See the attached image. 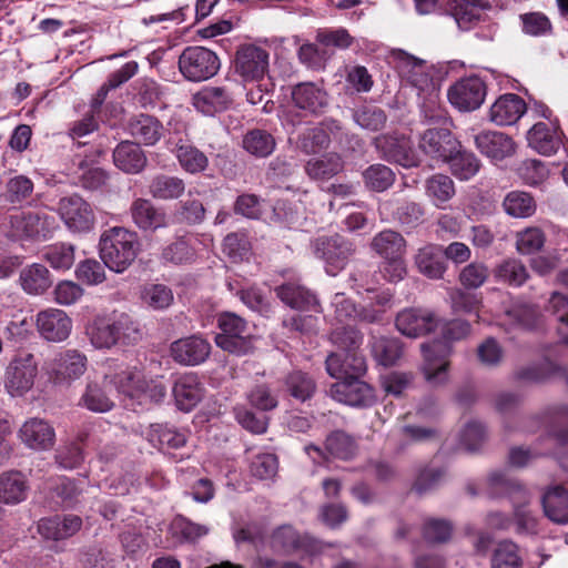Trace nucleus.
Returning <instances> with one entry per match:
<instances>
[{"mask_svg":"<svg viewBox=\"0 0 568 568\" xmlns=\"http://www.w3.org/2000/svg\"><path fill=\"white\" fill-rule=\"evenodd\" d=\"M88 335L95 348L134 345L142 338L138 323L126 313L118 312L94 318L88 327Z\"/></svg>","mask_w":568,"mask_h":568,"instance_id":"obj_1","label":"nucleus"},{"mask_svg":"<svg viewBox=\"0 0 568 568\" xmlns=\"http://www.w3.org/2000/svg\"><path fill=\"white\" fill-rule=\"evenodd\" d=\"M138 235L124 227H112L100 239V256L105 266L116 273L124 272L136 258Z\"/></svg>","mask_w":568,"mask_h":568,"instance_id":"obj_2","label":"nucleus"},{"mask_svg":"<svg viewBox=\"0 0 568 568\" xmlns=\"http://www.w3.org/2000/svg\"><path fill=\"white\" fill-rule=\"evenodd\" d=\"M489 484L500 493L507 494L514 504V521L519 535H536L538 532V519L526 507L528 503L527 490L516 480L506 477L503 473H493Z\"/></svg>","mask_w":568,"mask_h":568,"instance_id":"obj_3","label":"nucleus"},{"mask_svg":"<svg viewBox=\"0 0 568 568\" xmlns=\"http://www.w3.org/2000/svg\"><path fill=\"white\" fill-rule=\"evenodd\" d=\"M39 373V363L32 352L18 349L4 373V387L11 396H23L32 389Z\"/></svg>","mask_w":568,"mask_h":568,"instance_id":"obj_4","label":"nucleus"},{"mask_svg":"<svg viewBox=\"0 0 568 568\" xmlns=\"http://www.w3.org/2000/svg\"><path fill=\"white\" fill-rule=\"evenodd\" d=\"M388 60L397 70L399 77L419 92L435 90L433 78L434 67L426 60L417 58L402 49H392L388 54Z\"/></svg>","mask_w":568,"mask_h":568,"instance_id":"obj_5","label":"nucleus"},{"mask_svg":"<svg viewBox=\"0 0 568 568\" xmlns=\"http://www.w3.org/2000/svg\"><path fill=\"white\" fill-rule=\"evenodd\" d=\"M325 544L315 537L300 532L292 525H281L268 537V547L276 555L290 556L297 552L320 554Z\"/></svg>","mask_w":568,"mask_h":568,"instance_id":"obj_6","label":"nucleus"},{"mask_svg":"<svg viewBox=\"0 0 568 568\" xmlns=\"http://www.w3.org/2000/svg\"><path fill=\"white\" fill-rule=\"evenodd\" d=\"M221 329L215 336L216 345L231 354L245 355L253 348L247 323L235 313L224 312L217 316Z\"/></svg>","mask_w":568,"mask_h":568,"instance_id":"obj_7","label":"nucleus"},{"mask_svg":"<svg viewBox=\"0 0 568 568\" xmlns=\"http://www.w3.org/2000/svg\"><path fill=\"white\" fill-rule=\"evenodd\" d=\"M420 371L427 383L440 386L448 382L453 347L448 341H433L420 345Z\"/></svg>","mask_w":568,"mask_h":568,"instance_id":"obj_8","label":"nucleus"},{"mask_svg":"<svg viewBox=\"0 0 568 568\" xmlns=\"http://www.w3.org/2000/svg\"><path fill=\"white\" fill-rule=\"evenodd\" d=\"M181 73L190 81H204L220 69L217 55L204 47H187L179 59Z\"/></svg>","mask_w":568,"mask_h":568,"instance_id":"obj_9","label":"nucleus"},{"mask_svg":"<svg viewBox=\"0 0 568 568\" xmlns=\"http://www.w3.org/2000/svg\"><path fill=\"white\" fill-rule=\"evenodd\" d=\"M313 246L316 256L326 263V272L333 276L345 267L355 252L353 243L338 234L320 236Z\"/></svg>","mask_w":568,"mask_h":568,"instance_id":"obj_10","label":"nucleus"},{"mask_svg":"<svg viewBox=\"0 0 568 568\" xmlns=\"http://www.w3.org/2000/svg\"><path fill=\"white\" fill-rule=\"evenodd\" d=\"M447 97L459 111H474L485 101L486 84L476 75L463 78L448 89Z\"/></svg>","mask_w":568,"mask_h":568,"instance_id":"obj_11","label":"nucleus"},{"mask_svg":"<svg viewBox=\"0 0 568 568\" xmlns=\"http://www.w3.org/2000/svg\"><path fill=\"white\" fill-rule=\"evenodd\" d=\"M59 214L65 226L72 232H89L95 222L91 205L77 194L62 197L59 201Z\"/></svg>","mask_w":568,"mask_h":568,"instance_id":"obj_12","label":"nucleus"},{"mask_svg":"<svg viewBox=\"0 0 568 568\" xmlns=\"http://www.w3.org/2000/svg\"><path fill=\"white\" fill-rule=\"evenodd\" d=\"M270 54L267 50L255 44L239 48L235 55V72L244 81H258L268 71Z\"/></svg>","mask_w":568,"mask_h":568,"instance_id":"obj_13","label":"nucleus"},{"mask_svg":"<svg viewBox=\"0 0 568 568\" xmlns=\"http://www.w3.org/2000/svg\"><path fill=\"white\" fill-rule=\"evenodd\" d=\"M374 145L384 159L404 168L417 166L419 163L409 139L405 135L382 134L374 139Z\"/></svg>","mask_w":568,"mask_h":568,"instance_id":"obj_14","label":"nucleus"},{"mask_svg":"<svg viewBox=\"0 0 568 568\" xmlns=\"http://www.w3.org/2000/svg\"><path fill=\"white\" fill-rule=\"evenodd\" d=\"M88 358L77 349L59 353L50 364V376L54 384H71L87 371Z\"/></svg>","mask_w":568,"mask_h":568,"instance_id":"obj_15","label":"nucleus"},{"mask_svg":"<svg viewBox=\"0 0 568 568\" xmlns=\"http://www.w3.org/2000/svg\"><path fill=\"white\" fill-rule=\"evenodd\" d=\"M395 324L403 335L415 338L434 332L440 320L428 310L408 308L398 313Z\"/></svg>","mask_w":568,"mask_h":568,"instance_id":"obj_16","label":"nucleus"},{"mask_svg":"<svg viewBox=\"0 0 568 568\" xmlns=\"http://www.w3.org/2000/svg\"><path fill=\"white\" fill-rule=\"evenodd\" d=\"M329 388L335 400L349 406H366L373 402L372 387L359 377H342Z\"/></svg>","mask_w":568,"mask_h":568,"instance_id":"obj_17","label":"nucleus"},{"mask_svg":"<svg viewBox=\"0 0 568 568\" xmlns=\"http://www.w3.org/2000/svg\"><path fill=\"white\" fill-rule=\"evenodd\" d=\"M36 324L41 337L53 343L65 341L72 329V320L64 311L58 308L39 312Z\"/></svg>","mask_w":568,"mask_h":568,"instance_id":"obj_18","label":"nucleus"},{"mask_svg":"<svg viewBox=\"0 0 568 568\" xmlns=\"http://www.w3.org/2000/svg\"><path fill=\"white\" fill-rule=\"evenodd\" d=\"M170 352L176 363L194 366L206 361L211 353V345L202 336L191 335L173 342Z\"/></svg>","mask_w":568,"mask_h":568,"instance_id":"obj_19","label":"nucleus"},{"mask_svg":"<svg viewBox=\"0 0 568 568\" xmlns=\"http://www.w3.org/2000/svg\"><path fill=\"white\" fill-rule=\"evenodd\" d=\"M130 215L133 224L143 232H155L169 224L165 211L144 197H136L132 201Z\"/></svg>","mask_w":568,"mask_h":568,"instance_id":"obj_20","label":"nucleus"},{"mask_svg":"<svg viewBox=\"0 0 568 568\" xmlns=\"http://www.w3.org/2000/svg\"><path fill=\"white\" fill-rule=\"evenodd\" d=\"M21 442L30 449L42 452L54 446L55 432L52 425L38 417L29 418L19 429Z\"/></svg>","mask_w":568,"mask_h":568,"instance_id":"obj_21","label":"nucleus"},{"mask_svg":"<svg viewBox=\"0 0 568 568\" xmlns=\"http://www.w3.org/2000/svg\"><path fill=\"white\" fill-rule=\"evenodd\" d=\"M326 372L333 378L361 377L366 372V361L358 349L332 353L325 361Z\"/></svg>","mask_w":568,"mask_h":568,"instance_id":"obj_22","label":"nucleus"},{"mask_svg":"<svg viewBox=\"0 0 568 568\" xmlns=\"http://www.w3.org/2000/svg\"><path fill=\"white\" fill-rule=\"evenodd\" d=\"M291 97L297 109L313 115L323 113L328 104L326 91L315 82H301L294 85Z\"/></svg>","mask_w":568,"mask_h":568,"instance_id":"obj_23","label":"nucleus"},{"mask_svg":"<svg viewBox=\"0 0 568 568\" xmlns=\"http://www.w3.org/2000/svg\"><path fill=\"white\" fill-rule=\"evenodd\" d=\"M528 145L542 155L555 154L562 144V132L556 123L537 122L527 133Z\"/></svg>","mask_w":568,"mask_h":568,"instance_id":"obj_24","label":"nucleus"},{"mask_svg":"<svg viewBox=\"0 0 568 568\" xmlns=\"http://www.w3.org/2000/svg\"><path fill=\"white\" fill-rule=\"evenodd\" d=\"M418 148L426 155L445 161L456 150L457 141L448 129L434 128L420 135Z\"/></svg>","mask_w":568,"mask_h":568,"instance_id":"obj_25","label":"nucleus"},{"mask_svg":"<svg viewBox=\"0 0 568 568\" xmlns=\"http://www.w3.org/2000/svg\"><path fill=\"white\" fill-rule=\"evenodd\" d=\"M110 374H105L102 383L95 381L88 382L83 394L79 399V405L94 413H105L113 408L114 403L110 392Z\"/></svg>","mask_w":568,"mask_h":568,"instance_id":"obj_26","label":"nucleus"},{"mask_svg":"<svg viewBox=\"0 0 568 568\" xmlns=\"http://www.w3.org/2000/svg\"><path fill=\"white\" fill-rule=\"evenodd\" d=\"M173 396L179 409L190 412L203 397V387L194 373L179 376L174 382Z\"/></svg>","mask_w":568,"mask_h":568,"instance_id":"obj_27","label":"nucleus"},{"mask_svg":"<svg viewBox=\"0 0 568 568\" xmlns=\"http://www.w3.org/2000/svg\"><path fill=\"white\" fill-rule=\"evenodd\" d=\"M476 148L493 160H504L515 153V142L505 133L484 131L475 136Z\"/></svg>","mask_w":568,"mask_h":568,"instance_id":"obj_28","label":"nucleus"},{"mask_svg":"<svg viewBox=\"0 0 568 568\" xmlns=\"http://www.w3.org/2000/svg\"><path fill=\"white\" fill-rule=\"evenodd\" d=\"M525 111V101L517 94L507 93L499 97L491 105L489 119L497 125H511L523 116Z\"/></svg>","mask_w":568,"mask_h":568,"instance_id":"obj_29","label":"nucleus"},{"mask_svg":"<svg viewBox=\"0 0 568 568\" xmlns=\"http://www.w3.org/2000/svg\"><path fill=\"white\" fill-rule=\"evenodd\" d=\"M82 520L79 516H53L38 523V532L45 539L61 540L80 530Z\"/></svg>","mask_w":568,"mask_h":568,"instance_id":"obj_30","label":"nucleus"},{"mask_svg":"<svg viewBox=\"0 0 568 568\" xmlns=\"http://www.w3.org/2000/svg\"><path fill=\"white\" fill-rule=\"evenodd\" d=\"M544 513L556 524L568 523V490L561 485L546 489L541 499Z\"/></svg>","mask_w":568,"mask_h":568,"instance_id":"obj_31","label":"nucleus"},{"mask_svg":"<svg viewBox=\"0 0 568 568\" xmlns=\"http://www.w3.org/2000/svg\"><path fill=\"white\" fill-rule=\"evenodd\" d=\"M487 4L481 0H447L446 9L462 30L470 29L479 21Z\"/></svg>","mask_w":568,"mask_h":568,"instance_id":"obj_32","label":"nucleus"},{"mask_svg":"<svg viewBox=\"0 0 568 568\" xmlns=\"http://www.w3.org/2000/svg\"><path fill=\"white\" fill-rule=\"evenodd\" d=\"M283 387L286 394L301 403L310 400L317 390L315 378L301 369L287 373L283 378Z\"/></svg>","mask_w":568,"mask_h":568,"instance_id":"obj_33","label":"nucleus"},{"mask_svg":"<svg viewBox=\"0 0 568 568\" xmlns=\"http://www.w3.org/2000/svg\"><path fill=\"white\" fill-rule=\"evenodd\" d=\"M113 161L115 166L125 173L135 174L141 172L146 165V156L139 144L133 142H122L113 151Z\"/></svg>","mask_w":568,"mask_h":568,"instance_id":"obj_34","label":"nucleus"},{"mask_svg":"<svg viewBox=\"0 0 568 568\" xmlns=\"http://www.w3.org/2000/svg\"><path fill=\"white\" fill-rule=\"evenodd\" d=\"M415 264L423 275L433 280L442 278L446 271L442 246L429 244L419 248Z\"/></svg>","mask_w":568,"mask_h":568,"instance_id":"obj_35","label":"nucleus"},{"mask_svg":"<svg viewBox=\"0 0 568 568\" xmlns=\"http://www.w3.org/2000/svg\"><path fill=\"white\" fill-rule=\"evenodd\" d=\"M19 281L22 290L31 295L43 294L52 285L50 271L40 263H33L23 267L20 272Z\"/></svg>","mask_w":568,"mask_h":568,"instance_id":"obj_36","label":"nucleus"},{"mask_svg":"<svg viewBox=\"0 0 568 568\" xmlns=\"http://www.w3.org/2000/svg\"><path fill=\"white\" fill-rule=\"evenodd\" d=\"M231 103L230 94L219 87H207L193 95V105L205 115L224 111Z\"/></svg>","mask_w":568,"mask_h":568,"instance_id":"obj_37","label":"nucleus"},{"mask_svg":"<svg viewBox=\"0 0 568 568\" xmlns=\"http://www.w3.org/2000/svg\"><path fill=\"white\" fill-rule=\"evenodd\" d=\"M180 166L190 174H197L209 166L207 156L196 146L180 139L173 149Z\"/></svg>","mask_w":568,"mask_h":568,"instance_id":"obj_38","label":"nucleus"},{"mask_svg":"<svg viewBox=\"0 0 568 568\" xmlns=\"http://www.w3.org/2000/svg\"><path fill=\"white\" fill-rule=\"evenodd\" d=\"M148 191L155 200H176L183 195L185 183L179 176L158 174L151 179Z\"/></svg>","mask_w":568,"mask_h":568,"instance_id":"obj_39","label":"nucleus"},{"mask_svg":"<svg viewBox=\"0 0 568 568\" xmlns=\"http://www.w3.org/2000/svg\"><path fill=\"white\" fill-rule=\"evenodd\" d=\"M26 477L17 470L0 475V501L4 504H19L26 499L28 493Z\"/></svg>","mask_w":568,"mask_h":568,"instance_id":"obj_40","label":"nucleus"},{"mask_svg":"<svg viewBox=\"0 0 568 568\" xmlns=\"http://www.w3.org/2000/svg\"><path fill=\"white\" fill-rule=\"evenodd\" d=\"M371 247L383 260L404 256L406 252V241L398 232L384 230L373 237Z\"/></svg>","mask_w":568,"mask_h":568,"instance_id":"obj_41","label":"nucleus"},{"mask_svg":"<svg viewBox=\"0 0 568 568\" xmlns=\"http://www.w3.org/2000/svg\"><path fill=\"white\" fill-rule=\"evenodd\" d=\"M445 162L449 164L450 173L460 181H468L474 178L479 169V159L469 151L459 150L449 153Z\"/></svg>","mask_w":568,"mask_h":568,"instance_id":"obj_42","label":"nucleus"},{"mask_svg":"<svg viewBox=\"0 0 568 568\" xmlns=\"http://www.w3.org/2000/svg\"><path fill=\"white\" fill-rule=\"evenodd\" d=\"M343 168L344 162L337 153H326L308 160L305 164V172L313 180H328L338 174Z\"/></svg>","mask_w":568,"mask_h":568,"instance_id":"obj_43","label":"nucleus"},{"mask_svg":"<svg viewBox=\"0 0 568 568\" xmlns=\"http://www.w3.org/2000/svg\"><path fill=\"white\" fill-rule=\"evenodd\" d=\"M110 384L114 388L131 398H140L141 392H145L144 384L146 378L144 374L136 368L124 369L116 374H110Z\"/></svg>","mask_w":568,"mask_h":568,"instance_id":"obj_44","label":"nucleus"},{"mask_svg":"<svg viewBox=\"0 0 568 568\" xmlns=\"http://www.w3.org/2000/svg\"><path fill=\"white\" fill-rule=\"evenodd\" d=\"M505 213L515 219H527L535 214L537 204L534 196L525 191L508 192L501 204Z\"/></svg>","mask_w":568,"mask_h":568,"instance_id":"obj_45","label":"nucleus"},{"mask_svg":"<svg viewBox=\"0 0 568 568\" xmlns=\"http://www.w3.org/2000/svg\"><path fill=\"white\" fill-rule=\"evenodd\" d=\"M426 195L437 206L443 207L456 193L454 181L445 174H434L425 182Z\"/></svg>","mask_w":568,"mask_h":568,"instance_id":"obj_46","label":"nucleus"},{"mask_svg":"<svg viewBox=\"0 0 568 568\" xmlns=\"http://www.w3.org/2000/svg\"><path fill=\"white\" fill-rule=\"evenodd\" d=\"M276 296L287 306L297 310L316 304L315 296L305 287L295 283H285L275 288Z\"/></svg>","mask_w":568,"mask_h":568,"instance_id":"obj_47","label":"nucleus"},{"mask_svg":"<svg viewBox=\"0 0 568 568\" xmlns=\"http://www.w3.org/2000/svg\"><path fill=\"white\" fill-rule=\"evenodd\" d=\"M505 316L508 323L521 327V328H534L540 321V312L534 304L517 301L506 312Z\"/></svg>","mask_w":568,"mask_h":568,"instance_id":"obj_48","label":"nucleus"},{"mask_svg":"<svg viewBox=\"0 0 568 568\" xmlns=\"http://www.w3.org/2000/svg\"><path fill=\"white\" fill-rule=\"evenodd\" d=\"M356 452L355 439L343 430L332 432L325 439V453L332 457L348 460L355 456Z\"/></svg>","mask_w":568,"mask_h":568,"instance_id":"obj_49","label":"nucleus"},{"mask_svg":"<svg viewBox=\"0 0 568 568\" xmlns=\"http://www.w3.org/2000/svg\"><path fill=\"white\" fill-rule=\"evenodd\" d=\"M131 134L146 145L155 144L162 134V124L153 116L141 114L130 123Z\"/></svg>","mask_w":568,"mask_h":568,"instance_id":"obj_50","label":"nucleus"},{"mask_svg":"<svg viewBox=\"0 0 568 568\" xmlns=\"http://www.w3.org/2000/svg\"><path fill=\"white\" fill-rule=\"evenodd\" d=\"M496 280L510 286H521L528 278L526 266L518 260L509 258L498 264L494 270Z\"/></svg>","mask_w":568,"mask_h":568,"instance_id":"obj_51","label":"nucleus"},{"mask_svg":"<svg viewBox=\"0 0 568 568\" xmlns=\"http://www.w3.org/2000/svg\"><path fill=\"white\" fill-rule=\"evenodd\" d=\"M243 148L255 156L265 158L274 151L275 140L268 132L255 129L245 134Z\"/></svg>","mask_w":568,"mask_h":568,"instance_id":"obj_52","label":"nucleus"},{"mask_svg":"<svg viewBox=\"0 0 568 568\" xmlns=\"http://www.w3.org/2000/svg\"><path fill=\"white\" fill-rule=\"evenodd\" d=\"M491 568H523L518 546L510 540L500 541L493 552Z\"/></svg>","mask_w":568,"mask_h":568,"instance_id":"obj_53","label":"nucleus"},{"mask_svg":"<svg viewBox=\"0 0 568 568\" xmlns=\"http://www.w3.org/2000/svg\"><path fill=\"white\" fill-rule=\"evenodd\" d=\"M365 185L376 192L387 190L395 181L394 172L384 164H373L363 172Z\"/></svg>","mask_w":568,"mask_h":568,"instance_id":"obj_54","label":"nucleus"},{"mask_svg":"<svg viewBox=\"0 0 568 568\" xmlns=\"http://www.w3.org/2000/svg\"><path fill=\"white\" fill-rule=\"evenodd\" d=\"M54 270H69L74 263V246L65 243H58L47 247L42 254Z\"/></svg>","mask_w":568,"mask_h":568,"instance_id":"obj_55","label":"nucleus"},{"mask_svg":"<svg viewBox=\"0 0 568 568\" xmlns=\"http://www.w3.org/2000/svg\"><path fill=\"white\" fill-rule=\"evenodd\" d=\"M546 241L545 233L537 226L527 227L516 234V248L523 255L539 252Z\"/></svg>","mask_w":568,"mask_h":568,"instance_id":"obj_56","label":"nucleus"},{"mask_svg":"<svg viewBox=\"0 0 568 568\" xmlns=\"http://www.w3.org/2000/svg\"><path fill=\"white\" fill-rule=\"evenodd\" d=\"M170 529L173 536L179 537L182 541L190 542L195 541L209 532L206 526L193 523L181 515L173 519Z\"/></svg>","mask_w":568,"mask_h":568,"instance_id":"obj_57","label":"nucleus"},{"mask_svg":"<svg viewBox=\"0 0 568 568\" xmlns=\"http://www.w3.org/2000/svg\"><path fill=\"white\" fill-rule=\"evenodd\" d=\"M151 442H158L161 447L180 448L186 443V435L163 424H154L150 432Z\"/></svg>","mask_w":568,"mask_h":568,"instance_id":"obj_58","label":"nucleus"},{"mask_svg":"<svg viewBox=\"0 0 568 568\" xmlns=\"http://www.w3.org/2000/svg\"><path fill=\"white\" fill-rule=\"evenodd\" d=\"M375 358L384 366H392L402 356V345L396 338H377L373 344Z\"/></svg>","mask_w":568,"mask_h":568,"instance_id":"obj_59","label":"nucleus"},{"mask_svg":"<svg viewBox=\"0 0 568 568\" xmlns=\"http://www.w3.org/2000/svg\"><path fill=\"white\" fill-rule=\"evenodd\" d=\"M354 121L369 131L382 130L387 121L386 113L377 106H362L353 112Z\"/></svg>","mask_w":568,"mask_h":568,"instance_id":"obj_60","label":"nucleus"},{"mask_svg":"<svg viewBox=\"0 0 568 568\" xmlns=\"http://www.w3.org/2000/svg\"><path fill=\"white\" fill-rule=\"evenodd\" d=\"M517 171L524 183L532 186L541 184L549 176L546 163L537 159L523 161Z\"/></svg>","mask_w":568,"mask_h":568,"instance_id":"obj_61","label":"nucleus"},{"mask_svg":"<svg viewBox=\"0 0 568 568\" xmlns=\"http://www.w3.org/2000/svg\"><path fill=\"white\" fill-rule=\"evenodd\" d=\"M194 257V250L183 237L176 239L174 242L166 245L161 253V260L164 263L180 265L192 261Z\"/></svg>","mask_w":568,"mask_h":568,"instance_id":"obj_62","label":"nucleus"},{"mask_svg":"<svg viewBox=\"0 0 568 568\" xmlns=\"http://www.w3.org/2000/svg\"><path fill=\"white\" fill-rule=\"evenodd\" d=\"M247 399L252 406L260 410H272L278 405L277 395L266 383L255 384L247 394Z\"/></svg>","mask_w":568,"mask_h":568,"instance_id":"obj_63","label":"nucleus"},{"mask_svg":"<svg viewBox=\"0 0 568 568\" xmlns=\"http://www.w3.org/2000/svg\"><path fill=\"white\" fill-rule=\"evenodd\" d=\"M488 277L487 265L481 262H471L460 271L458 280L465 288L475 290L483 286Z\"/></svg>","mask_w":568,"mask_h":568,"instance_id":"obj_64","label":"nucleus"}]
</instances>
